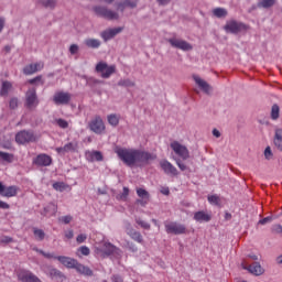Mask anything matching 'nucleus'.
Returning a JSON list of instances; mask_svg holds the SVG:
<instances>
[{"label": "nucleus", "mask_w": 282, "mask_h": 282, "mask_svg": "<svg viewBox=\"0 0 282 282\" xmlns=\"http://www.w3.org/2000/svg\"><path fill=\"white\" fill-rule=\"evenodd\" d=\"M115 153L127 166L133 167L134 165L143 166L149 165L158 159L156 154L139 149H127L117 147Z\"/></svg>", "instance_id": "1"}, {"label": "nucleus", "mask_w": 282, "mask_h": 282, "mask_svg": "<svg viewBox=\"0 0 282 282\" xmlns=\"http://www.w3.org/2000/svg\"><path fill=\"white\" fill-rule=\"evenodd\" d=\"M117 251H119V248H117L111 242H107V241H104L99 246L95 247V253L101 258L109 257L116 253Z\"/></svg>", "instance_id": "2"}, {"label": "nucleus", "mask_w": 282, "mask_h": 282, "mask_svg": "<svg viewBox=\"0 0 282 282\" xmlns=\"http://www.w3.org/2000/svg\"><path fill=\"white\" fill-rule=\"evenodd\" d=\"M96 73L100 74L102 79H109L113 74H116V65H108L106 62H99L96 65Z\"/></svg>", "instance_id": "3"}, {"label": "nucleus", "mask_w": 282, "mask_h": 282, "mask_svg": "<svg viewBox=\"0 0 282 282\" xmlns=\"http://www.w3.org/2000/svg\"><path fill=\"white\" fill-rule=\"evenodd\" d=\"M40 100L36 96V89L34 87L29 88L25 93V108L30 111H33L37 108Z\"/></svg>", "instance_id": "4"}, {"label": "nucleus", "mask_w": 282, "mask_h": 282, "mask_svg": "<svg viewBox=\"0 0 282 282\" xmlns=\"http://www.w3.org/2000/svg\"><path fill=\"white\" fill-rule=\"evenodd\" d=\"M17 278L19 282H42L37 275L26 269H19L17 271Z\"/></svg>", "instance_id": "5"}, {"label": "nucleus", "mask_w": 282, "mask_h": 282, "mask_svg": "<svg viewBox=\"0 0 282 282\" xmlns=\"http://www.w3.org/2000/svg\"><path fill=\"white\" fill-rule=\"evenodd\" d=\"M165 230L169 235H185L187 232V228L184 224H178L176 221H172L169 224H165Z\"/></svg>", "instance_id": "6"}, {"label": "nucleus", "mask_w": 282, "mask_h": 282, "mask_svg": "<svg viewBox=\"0 0 282 282\" xmlns=\"http://www.w3.org/2000/svg\"><path fill=\"white\" fill-rule=\"evenodd\" d=\"M89 130L97 135L104 134L106 127L100 116H95V118L89 122Z\"/></svg>", "instance_id": "7"}, {"label": "nucleus", "mask_w": 282, "mask_h": 282, "mask_svg": "<svg viewBox=\"0 0 282 282\" xmlns=\"http://www.w3.org/2000/svg\"><path fill=\"white\" fill-rule=\"evenodd\" d=\"M94 11L98 17H102L107 21H117L119 19V14L115 11H111L105 7H95Z\"/></svg>", "instance_id": "8"}, {"label": "nucleus", "mask_w": 282, "mask_h": 282, "mask_svg": "<svg viewBox=\"0 0 282 282\" xmlns=\"http://www.w3.org/2000/svg\"><path fill=\"white\" fill-rule=\"evenodd\" d=\"M20 192V187L17 185L6 186L3 182H0V196L3 198H13L17 197Z\"/></svg>", "instance_id": "9"}, {"label": "nucleus", "mask_w": 282, "mask_h": 282, "mask_svg": "<svg viewBox=\"0 0 282 282\" xmlns=\"http://www.w3.org/2000/svg\"><path fill=\"white\" fill-rule=\"evenodd\" d=\"M171 149L178 158H181V160L186 161L189 159L188 149L185 145L181 144L178 141H173L171 143Z\"/></svg>", "instance_id": "10"}, {"label": "nucleus", "mask_w": 282, "mask_h": 282, "mask_svg": "<svg viewBox=\"0 0 282 282\" xmlns=\"http://www.w3.org/2000/svg\"><path fill=\"white\" fill-rule=\"evenodd\" d=\"M15 142L22 145L26 143H32L35 142V135L32 131L22 130L17 133Z\"/></svg>", "instance_id": "11"}, {"label": "nucleus", "mask_w": 282, "mask_h": 282, "mask_svg": "<svg viewBox=\"0 0 282 282\" xmlns=\"http://www.w3.org/2000/svg\"><path fill=\"white\" fill-rule=\"evenodd\" d=\"M72 95L67 91H56L53 96V102L56 106H67L70 102Z\"/></svg>", "instance_id": "12"}, {"label": "nucleus", "mask_w": 282, "mask_h": 282, "mask_svg": "<svg viewBox=\"0 0 282 282\" xmlns=\"http://www.w3.org/2000/svg\"><path fill=\"white\" fill-rule=\"evenodd\" d=\"M241 267L243 270L249 271V273L256 276H261L262 274H264V269L258 261L253 262L252 264H247L246 262H242Z\"/></svg>", "instance_id": "13"}, {"label": "nucleus", "mask_w": 282, "mask_h": 282, "mask_svg": "<svg viewBox=\"0 0 282 282\" xmlns=\"http://www.w3.org/2000/svg\"><path fill=\"white\" fill-rule=\"evenodd\" d=\"M225 30L226 32H230L231 34H238V32H242V30H247V26L242 22L230 20L225 25Z\"/></svg>", "instance_id": "14"}, {"label": "nucleus", "mask_w": 282, "mask_h": 282, "mask_svg": "<svg viewBox=\"0 0 282 282\" xmlns=\"http://www.w3.org/2000/svg\"><path fill=\"white\" fill-rule=\"evenodd\" d=\"M169 43L172 45V47H175L176 50H182L183 52H191V50H193L192 44H189L185 40L172 37L169 39Z\"/></svg>", "instance_id": "15"}, {"label": "nucleus", "mask_w": 282, "mask_h": 282, "mask_svg": "<svg viewBox=\"0 0 282 282\" xmlns=\"http://www.w3.org/2000/svg\"><path fill=\"white\" fill-rule=\"evenodd\" d=\"M33 164L40 167H48L52 164V158L48 154L41 153L33 159Z\"/></svg>", "instance_id": "16"}, {"label": "nucleus", "mask_w": 282, "mask_h": 282, "mask_svg": "<svg viewBox=\"0 0 282 282\" xmlns=\"http://www.w3.org/2000/svg\"><path fill=\"white\" fill-rule=\"evenodd\" d=\"M160 166H161L162 171H164V173L169 176H177L178 175L177 169L167 160L160 161Z\"/></svg>", "instance_id": "17"}, {"label": "nucleus", "mask_w": 282, "mask_h": 282, "mask_svg": "<svg viewBox=\"0 0 282 282\" xmlns=\"http://www.w3.org/2000/svg\"><path fill=\"white\" fill-rule=\"evenodd\" d=\"M44 68V63L43 62H37L34 64H29L23 68V74L25 76H32L39 72H41Z\"/></svg>", "instance_id": "18"}, {"label": "nucleus", "mask_w": 282, "mask_h": 282, "mask_svg": "<svg viewBox=\"0 0 282 282\" xmlns=\"http://www.w3.org/2000/svg\"><path fill=\"white\" fill-rule=\"evenodd\" d=\"M123 28H113V29H108L105 30L100 33L101 39L107 43V41H110L111 39L116 37L117 34H120L122 32Z\"/></svg>", "instance_id": "19"}, {"label": "nucleus", "mask_w": 282, "mask_h": 282, "mask_svg": "<svg viewBox=\"0 0 282 282\" xmlns=\"http://www.w3.org/2000/svg\"><path fill=\"white\" fill-rule=\"evenodd\" d=\"M55 260H57L62 265H64L67 269H74L77 264V260L67 256H58L55 257Z\"/></svg>", "instance_id": "20"}, {"label": "nucleus", "mask_w": 282, "mask_h": 282, "mask_svg": "<svg viewBox=\"0 0 282 282\" xmlns=\"http://www.w3.org/2000/svg\"><path fill=\"white\" fill-rule=\"evenodd\" d=\"M74 269L80 275H84V276H93L94 275V272L89 267H87L78 261H76Z\"/></svg>", "instance_id": "21"}, {"label": "nucleus", "mask_w": 282, "mask_h": 282, "mask_svg": "<svg viewBox=\"0 0 282 282\" xmlns=\"http://www.w3.org/2000/svg\"><path fill=\"white\" fill-rule=\"evenodd\" d=\"M194 220L199 224L209 223L212 220V215L205 210H198L194 214Z\"/></svg>", "instance_id": "22"}, {"label": "nucleus", "mask_w": 282, "mask_h": 282, "mask_svg": "<svg viewBox=\"0 0 282 282\" xmlns=\"http://www.w3.org/2000/svg\"><path fill=\"white\" fill-rule=\"evenodd\" d=\"M193 78L196 85L200 88V90H203L206 95H209L212 90V87L209 86V84L197 75H194Z\"/></svg>", "instance_id": "23"}, {"label": "nucleus", "mask_w": 282, "mask_h": 282, "mask_svg": "<svg viewBox=\"0 0 282 282\" xmlns=\"http://www.w3.org/2000/svg\"><path fill=\"white\" fill-rule=\"evenodd\" d=\"M137 195L139 196V198H141L138 199L137 203L141 206H145L150 198V194L148 193V191L144 188H137Z\"/></svg>", "instance_id": "24"}, {"label": "nucleus", "mask_w": 282, "mask_h": 282, "mask_svg": "<svg viewBox=\"0 0 282 282\" xmlns=\"http://www.w3.org/2000/svg\"><path fill=\"white\" fill-rule=\"evenodd\" d=\"M77 149V143L68 142L64 147L56 148V152L58 154H66L70 152H75Z\"/></svg>", "instance_id": "25"}, {"label": "nucleus", "mask_w": 282, "mask_h": 282, "mask_svg": "<svg viewBox=\"0 0 282 282\" xmlns=\"http://www.w3.org/2000/svg\"><path fill=\"white\" fill-rule=\"evenodd\" d=\"M48 274L52 280H56L59 282H63L66 279V276L63 274V272L56 268H51L48 270Z\"/></svg>", "instance_id": "26"}, {"label": "nucleus", "mask_w": 282, "mask_h": 282, "mask_svg": "<svg viewBox=\"0 0 282 282\" xmlns=\"http://www.w3.org/2000/svg\"><path fill=\"white\" fill-rule=\"evenodd\" d=\"M86 159L90 162H101L104 156L100 151H87Z\"/></svg>", "instance_id": "27"}, {"label": "nucleus", "mask_w": 282, "mask_h": 282, "mask_svg": "<svg viewBox=\"0 0 282 282\" xmlns=\"http://www.w3.org/2000/svg\"><path fill=\"white\" fill-rule=\"evenodd\" d=\"M127 235L135 242L143 245V236L133 228L128 229Z\"/></svg>", "instance_id": "28"}, {"label": "nucleus", "mask_w": 282, "mask_h": 282, "mask_svg": "<svg viewBox=\"0 0 282 282\" xmlns=\"http://www.w3.org/2000/svg\"><path fill=\"white\" fill-rule=\"evenodd\" d=\"M84 43L86 47H90L91 50H98L101 45V42L97 39H86Z\"/></svg>", "instance_id": "29"}, {"label": "nucleus", "mask_w": 282, "mask_h": 282, "mask_svg": "<svg viewBox=\"0 0 282 282\" xmlns=\"http://www.w3.org/2000/svg\"><path fill=\"white\" fill-rule=\"evenodd\" d=\"M12 84L8 80L2 82V86L0 89V96L1 97H7L8 93L11 90Z\"/></svg>", "instance_id": "30"}, {"label": "nucleus", "mask_w": 282, "mask_h": 282, "mask_svg": "<svg viewBox=\"0 0 282 282\" xmlns=\"http://www.w3.org/2000/svg\"><path fill=\"white\" fill-rule=\"evenodd\" d=\"M107 120H108V123L116 128L119 126V121H120V116L119 115H116V113H111L107 117Z\"/></svg>", "instance_id": "31"}, {"label": "nucleus", "mask_w": 282, "mask_h": 282, "mask_svg": "<svg viewBox=\"0 0 282 282\" xmlns=\"http://www.w3.org/2000/svg\"><path fill=\"white\" fill-rule=\"evenodd\" d=\"M275 3L276 0H261L258 2V8H264V10H268L269 8H273Z\"/></svg>", "instance_id": "32"}, {"label": "nucleus", "mask_w": 282, "mask_h": 282, "mask_svg": "<svg viewBox=\"0 0 282 282\" xmlns=\"http://www.w3.org/2000/svg\"><path fill=\"white\" fill-rule=\"evenodd\" d=\"M135 6L137 1L124 0L123 2L118 4V10H121V12H123L126 8H135Z\"/></svg>", "instance_id": "33"}, {"label": "nucleus", "mask_w": 282, "mask_h": 282, "mask_svg": "<svg viewBox=\"0 0 282 282\" xmlns=\"http://www.w3.org/2000/svg\"><path fill=\"white\" fill-rule=\"evenodd\" d=\"M275 147L282 151V129L275 130V139H274Z\"/></svg>", "instance_id": "34"}, {"label": "nucleus", "mask_w": 282, "mask_h": 282, "mask_svg": "<svg viewBox=\"0 0 282 282\" xmlns=\"http://www.w3.org/2000/svg\"><path fill=\"white\" fill-rule=\"evenodd\" d=\"M214 17H217V19H225L227 17L228 11L224 8H216L213 10Z\"/></svg>", "instance_id": "35"}, {"label": "nucleus", "mask_w": 282, "mask_h": 282, "mask_svg": "<svg viewBox=\"0 0 282 282\" xmlns=\"http://www.w3.org/2000/svg\"><path fill=\"white\" fill-rule=\"evenodd\" d=\"M118 86L129 88V87H134L135 84L131 79L127 78V79H120L118 83Z\"/></svg>", "instance_id": "36"}, {"label": "nucleus", "mask_w": 282, "mask_h": 282, "mask_svg": "<svg viewBox=\"0 0 282 282\" xmlns=\"http://www.w3.org/2000/svg\"><path fill=\"white\" fill-rule=\"evenodd\" d=\"M33 234L37 241H43L45 238V232L42 229L34 228Z\"/></svg>", "instance_id": "37"}, {"label": "nucleus", "mask_w": 282, "mask_h": 282, "mask_svg": "<svg viewBox=\"0 0 282 282\" xmlns=\"http://www.w3.org/2000/svg\"><path fill=\"white\" fill-rule=\"evenodd\" d=\"M0 160L7 163H12L13 155L10 153L0 151Z\"/></svg>", "instance_id": "38"}, {"label": "nucleus", "mask_w": 282, "mask_h": 282, "mask_svg": "<svg viewBox=\"0 0 282 282\" xmlns=\"http://www.w3.org/2000/svg\"><path fill=\"white\" fill-rule=\"evenodd\" d=\"M271 118L272 120H278L280 118V108L278 105H273L272 111H271Z\"/></svg>", "instance_id": "39"}, {"label": "nucleus", "mask_w": 282, "mask_h": 282, "mask_svg": "<svg viewBox=\"0 0 282 282\" xmlns=\"http://www.w3.org/2000/svg\"><path fill=\"white\" fill-rule=\"evenodd\" d=\"M208 202H209V204H212V205L218 206V205H219V202H220V198H219L218 195H209V196H208Z\"/></svg>", "instance_id": "40"}, {"label": "nucleus", "mask_w": 282, "mask_h": 282, "mask_svg": "<svg viewBox=\"0 0 282 282\" xmlns=\"http://www.w3.org/2000/svg\"><path fill=\"white\" fill-rule=\"evenodd\" d=\"M77 251L84 257H88L90 254V249L87 246H80Z\"/></svg>", "instance_id": "41"}, {"label": "nucleus", "mask_w": 282, "mask_h": 282, "mask_svg": "<svg viewBox=\"0 0 282 282\" xmlns=\"http://www.w3.org/2000/svg\"><path fill=\"white\" fill-rule=\"evenodd\" d=\"M56 124L63 130L68 128V122L62 118L56 119Z\"/></svg>", "instance_id": "42"}, {"label": "nucleus", "mask_w": 282, "mask_h": 282, "mask_svg": "<svg viewBox=\"0 0 282 282\" xmlns=\"http://www.w3.org/2000/svg\"><path fill=\"white\" fill-rule=\"evenodd\" d=\"M42 6H44V8H54L56 4L55 0H41Z\"/></svg>", "instance_id": "43"}, {"label": "nucleus", "mask_w": 282, "mask_h": 282, "mask_svg": "<svg viewBox=\"0 0 282 282\" xmlns=\"http://www.w3.org/2000/svg\"><path fill=\"white\" fill-rule=\"evenodd\" d=\"M135 221H137V224H138L141 228H143V229H145V230H149V229L151 228V226H150L149 223H147V221H144V220H141L140 218H137Z\"/></svg>", "instance_id": "44"}, {"label": "nucleus", "mask_w": 282, "mask_h": 282, "mask_svg": "<svg viewBox=\"0 0 282 282\" xmlns=\"http://www.w3.org/2000/svg\"><path fill=\"white\" fill-rule=\"evenodd\" d=\"M53 188L57 192H63L65 189V184L63 182H55Z\"/></svg>", "instance_id": "45"}, {"label": "nucleus", "mask_w": 282, "mask_h": 282, "mask_svg": "<svg viewBox=\"0 0 282 282\" xmlns=\"http://www.w3.org/2000/svg\"><path fill=\"white\" fill-rule=\"evenodd\" d=\"M18 104H19V100L18 98L13 97L11 98V100L9 101V108L11 110H15L18 108Z\"/></svg>", "instance_id": "46"}, {"label": "nucleus", "mask_w": 282, "mask_h": 282, "mask_svg": "<svg viewBox=\"0 0 282 282\" xmlns=\"http://www.w3.org/2000/svg\"><path fill=\"white\" fill-rule=\"evenodd\" d=\"M39 252L46 259H54L58 258V256H55L53 252H45L43 250H39Z\"/></svg>", "instance_id": "47"}, {"label": "nucleus", "mask_w": 282, "mask_h": 282, "mask_svg": "<svg viewBox=\"0 0 282 282\" xmlns=\"http://www.w3.org/2000/svg\"><path fill=\"white\" fill-rule=\"evenodd\" d=\"M175 162H176V165L178 166V169L182 171V172H185L188 170V167L186 166V164H184L181 159H175Z\"/></svg>", "instance_id": "48"}, {"label": "nucleus", "mask_w": 282, "mask_h": 282, "mask_svg": "<svg viewBox=\"0 0 282 282\" xmlns=\"http://www.w3.org/2000/svg\"><path fill=\"white\" fill-rule=\"evenodd\" d=\"M128 196H129V188L124 186L123 187V193L120 194L118 198L120 200H127Z\"/></svg>", "instance_id": "49"}, {"label": "nucleus", "mask_w": 282, "mask_h": 282, "mask_svg": "<svg viewBox=\"0 0 282 282\" xmlns=\"http://www.w3.org/2000/svg\"><path fill=\"white\" fill-rule=\"evenodd\" d=\"M72 220H73V217L70 215L62 216L59 218V221L65 224V225L70 224Z\"/></svg>", "instance_id": "50"}, {"label": "nucleus", "mask_w": 282, "mask_h": 282, "mask_svg": "<svg viewBox=\"0 0 282 282\" xmlns=\"http://www.w3.org/2000/svg\"><path fill=\"white\" fill-rule=\"evenodd\" d=\"M36 83H41V85L44 84V82L42 80V76L41 75L36 76V77L32 78V79H29V84L30 85H35Z\"/></svg>", "instance_id": "51"}, {"label": "nucleus", "mask_w": 282, "mask_h": 282, "mask_svg": "<svg viewBox=\"0 0 282 282\" xmlns=\"http://www.w3.org/2000/svg\"><path fill=\"white\" fill-rule=\"evenodd\" d=\"M87 240L86 234H80L77 236L76 241L80 245L84 243Z\"/></svg>", "instance_id": "52"}, {"label": "nucleus", "mask_w": 282, "mask_h": 282, "mask_svg": "<svg viewBox=\"0 0 282 282\" xmlns=\"http://www.w3.org/2000/svg\"><path fill=\"white\" fill-rule=\"evenodd\" d=\"M111 282H124L123 278L119 274H112L111 275Z\"/></svg>", "instance_id": "53"}, {"label": "nucleus", "mask_w": 282, "mask_h": 282, "mask_svg": "<svg viewBox=\"0 0 282 282\" xmlns=\"http://www.w3.org/2000/svg\"><path fill=\"white\" fill-rule=\"evenodd\" d=\"M272 231H273V234H278V235H280V234H282V225H274L273 227H272Z\"/></svg>", "instance_id": "54"}, {"label": "nucleus", "mask_w": 282, "mask_h": 282, "mask_svg": "<svg viewBox=\"0 0 282 282\" xmlns=\"http://www.w3.org/2000/svg\"><path fill=\"white\" fill-rule=\"evenodd\" d=\"M271 220H272V217H270V216L264 217V218L260 219L259 225H262V226L267 225L268 223H271Z\"/></svg>", "instance_id": "55"}, {"label": "nucleus", "mask_w": 282, "mask_h": 282, "mask_svg": "<svg viewBox=\"0 0 282 282\" xmlns=\"http://www.w3.org/2000/svg\"><path fill=\"white\" fill-rule=\"evenodd\" d=\"M127 246L130 251H132V252L138 251V247L133 242H128Z\"/></svg>", "instance_id": "56"}, {"label": "nucleus", "mask_w": 282, "mask_h": 282, "mask_svg": "<svg viewBox=\"0 0 282 282\" xmlns=\"http://www.w3.org/2000/svg\"><path fill=\"white\" fill-rule=\"evenodd\" d=\"M9 208H10V205L0 199V209L8 210Z\"/></svg>", "instance_id": "57"}, {"label": "nucleus", "mask_w": 282, "mask_h": 282, "mask_svg": "<svg viewBox=\"0 0 282 282\" xmlns=\"http://www.w3.org/2000/svg\"><path fill=\"white\" fill-rule=\"evenodd\" d=\"M160 192L164 196H169L170 195V188L167 186H162Z\"/></svg>", "instance_id": "58"}, {"label": "nucleus", "mask_w": 282, "mask_h": 282, "mask_svg": "<svg viewBox=\"0 0 282 282\" xmlns=\"http://www.w3.org/2000/svg\"><path fill=\"white\" fill-rule=\"evenodd\" d=\"M69 52H70V54H77L78 45L72 44L70 47H69Z\"/></svg>", "instance_id": "59"}, {"label": "nucleus", "mask_w": 282, "mask_h": 282, "mask_svg": "<svg viewBox=\"0 0 282 282\" xmlns=\"http://www.w3.org/2000/svg\"><path fill=\"white\" fill-rule=\"evenodd\" d=\"M264 155L265 158L269 160L271 156H272V151H271V148L268 147L264 151Z\"/></svg>", "instance_id": "60"}, {"label": "nucleus", "mask_w": 282, "mask_h": 282, "mask_svg": "<svg viewBox=\"0 0 282 282\" xmlns=\"http://www.w3.org/2000/svg\"><path fill=\"white\" fill-rule=\"evenodd\" d=\"M1 242L2 243H11L12 242V238L9 237V236H6V237L2 238Z\"/></svg>", "instance_id": "61"}, {"label": "nucleus", "mask_w": 282, "mask_h": 282, "mask_svg": "<svg viewBox=\"0 0 282 282\" xmlns=\"http://www.w3.org/2000/svg\"><path fill=\"white\" fill-rule=\"evenodd\" d=\"M65 237H66L67 239H73V238H74V231H73V230L66 231Z\"/></svg>", "instance_id": "62"}, {"label": "nucleus", "mask_w": 282, "mask_h": 282, "mask_svg": "<svg viewBox=\"0 0 282 282\" xmlns=\"http://www.w3.org/2000/svg\"><path fill=\"white\" fill-rule=\"evenodd\" d=\"M160 6H167V3H171V0H156Z\"/></svg>", "instance_id": "63"}, {"label": "nucleus", "mask_w": 282, "mask_h": 282, "mask_svg": "<svg viewBox=\"0 0 282 282\" xmlns=\"http://www.w3.org/2000/svg\"><path fill=\"white\" fill-rule=\"evenodd\" d=\"M3 28H4V19L0 18V34L3 32Z\"/></svg>", "instance_id": "64"}]
</instances>
